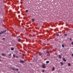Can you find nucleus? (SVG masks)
Wrapping results in <instances>:
<instances>
[{"label":"nucleus","instance_id":"1","mask_svg":"<svg viewBox=\"0 0 73 73\" xmlns=\"http://www.w3.org/2000/svg\"><path fill=\"white\" fill-rule=\"evenodd\" d=\"M6 31H7L5 30L1 32V33H0V35H1V34H2V33H5L6 32Z\"/></svg>","mask_w":73,"mask_h":73},{"label":"nucleus","instance_id":"2","mask_svg":"<svg viewBox=\"0 0 73 73\" xmlns=\"http://www.w3.org/2000/svg\"><path fill=\"white\" fill-rule=\"evenodd\" d=\"M62 60H63L64 61V62H66V60L64 58H62Z\"/></svg>","mask_w":73,"mask_h":73},{"label":"nucleus","instance_id":"3","mask_svg":"<svg viewBox=\"0 0 73 73\" xmlns=\"http://www.w3.org/2000/svg\"><path fill=\"white\" fill-rule=\"evenodd\" d=\"M20 62L21 63H24V61L23 60H20Z\"/></svg>","mask_w":73,"mask_h":73},{"label":"nucleus","instance_id":"4","mask_svg":"<svg viewBox=\"0 0 73 73\" xmlns=\"http://www.w3.org/2000/svg\"><path fill=\"white\" fill-rule=\"evenodd\" d=\"M2 56H5V54L2 53L1 54Z\"/></svg>","mask_w":73,"mask_h":73},{"label":"nucleus","instance_id":"5","mask_svg":"<svg viewBox=\"0 0 73 73\" xmlns=\"http://www.w3.org/2000/svg\"><path fill=\"white\" fill-rule=\"evenodd\" d=\"M43 68H46V66H45L44 65H42Z\"/></svg>","mask_w":73,"mask_h":73},{"label":"nucleus","instance_id":"6","mask_svg":"<svg viewBox=\"0 0 73 73\" xmlns=\"http://www.w3.org/2000/svg\"><path fill=\"white\" fill-rule=\"evenodd\" d=\"M46 53L47 54H49V51H47L46 52Z\"/></svg>","mask_w":73,"mask_h":73},{"label":"nucleus","instance_id":"7","mask_svg":"<svg viewBox=\"0 0 73 73\" xmlns=\"http://www.w3.org/2000/svg\"><path fill=\"white\" fill-rule=\"evenodd\" d=\"M46 64H49V61H47L46 62Z\"/></svg>","mask_w":73,"mask_h":73},{"label":"nucleus","instance_id":"8","mask_svg":"<svg viewBox=\"0 0 73 73\" xmlns=\"http://www.w3.org/2000/svg\"><path fill=\"white\" fill-rule=\"evenodd\" d=\"M18 42H20V41H21V40L20 39H19L18 40Z\"/></svg>","mask_w":73,"mask_h":73},{"label":"nucleus","instance_id":"9","mask_svg":"<svg viewBox=\"0 0 73 73\" xmlns=\"http://www.w3.org/2000/svg\"><path fill=\"white\" fill-rule=\"evenodd\" d=\"M68 65L69 66H70V65H71L70 64V63H68Z\"/></svg>","mask_w":73,"mask_h":73},{"label":"nucleus","instance_id":"10","mask_svg":"<svg viewBox=\"0 0 73 73\" xmlns=\"http://www.w3.org/2000/svg\"><path fill=\"white\" fill-rule=\"evenodd\" d=\"M59 58L60 59L61 58V56H60V55H59Z\"/></svg>","mask_w":73,"mask_h":73},{"label":"nucleus","instance_id":"11","mask_svg":"<svg viewBox=\"0 0 73 73\" xmlns=\"http://www.w3.org/2000/svg\"><path fill=\"white\" fill-rule=\"evenodd\" d=\"M55 70V68H53L52 69V70Z\"/></svg>","mask_w":73,"mask_h":73},{"label":"nucleus","instance_id":"12","mask_svg":"<svg viewBox=\"0 0 73 73\" xmlns=\"http://www.w3.org/2000/svg\"><path fill=\"white\" fill-rule=\"evenodd\" d=\"M14 50V48H11V50Z\"/></svg>","mask_w":73,"mask_h":73},{"label":"nucleus","instance_id":"13","mask_svg":"<svg viewBox=\"0 0 73 73\" xmlns=\"http://www.w3.org/2000/svg\"><path fill=\"white\" fill-rule=\"evenodd\" d=\"M15 70H16L17 71H18L19 69L18 68H17L16 69H15Z\"/></svg>","mask_w":73,"mask_h":73},{"label":"nucleus","instance_id":"14","mask_svg":"<svg viewBox=\"0 0 73 73\" xmlns=\"http://www.w3.org/2000/svg\"><path fill=\"white\" fill-rule=\"evenodd\" d=\"M62 46L63 48H64V44H62Z\"/></svg>","mask_w":73,"mask_h":73},{"label":"nucleus","instance_id":"15","mask_svg":"<svg viewBox=\"0 0 73 73\" xmlns=\"http://www.w3.org/2000/svg\"><path fill=\"white\" fill-rule=\"evenodd\" d=\"M60 63L62 65H63V63L62 62H60Z\"/></svg>","mask_w":73,"mask_h":73},{"label":"nucleus","instance_id":"16","mask_svg":"<svg viewBox=\"0 0 73 73\" xmlns=\"http://www.w3.org/2000/svg\"><path fill=\"white\" fill-rule=\"evenodd\" d=\"M12 69L13 70H14L15 71V70H16V69L14 68H12Z\"/></svg>","mask_w":73,"mask_h":73},{"label":"nucleus","instance_id":"17","mask_svg":"<svg viewBox=\"0 0 73 73\" xmlns=\"http://www.w3.org/2000/svg\"><path fill=\"white\" fill-rule=\"evenodd\" d=\"M28 12V10H26V13H27V12Z\"/></svg>","mask_w":73,"mask_h":73},{"label":"nucleus","instance_id":"18","mask_svg":"<svg viewBox=\"0 0 73 73\" xmlns=\"http://www.w3.org/2000/svg\"><path fill=\"white\" fill-rule=\"evenodd\" d=\"M9 56H11V54H9Z\"/></svg>","mask_w":73,"mask_h":73},{"label":"nucleus","instance_id":"19","mask_svg":"<svg viewBox=\"0 0 73 73\" xmlns=\"http://www.w3.org/2000/svg\"><path fill=\"white\" fill-rule=\"evenodd\" d=\"M57 36H59V34H57L56 35Z\"/></svg>","mask_w":73,"mask_h":73},{"label":"nucleus","instance_id":"20","mask_svg":"<svg viewBox=\"0 0 73 73\" xmlns=\"http://www.w3.org/2000/svg\"><path fill=\"white\" fill-rule=\"evenodd\" d=\"M13 57H15V54H13Z\"/></svg>","mask_w":73,"mask_h":73},{"label":"nucleus","instance_id":"21","mask_svg":"<svg viewBox=\"0 0 73 73\" xmlns=\"http://www.w3.org/2000/svg\"><path fill=\"white\" fill-rule=\"evenodd\" d=\"M64 36H67V34H65L64 35Z\"/></svg>","mask_w":73,"mask_h":73},{"label":"nucleus","instance_id":"22","mask_svg":"<svg viewBox=\"0 0 73 73\" xmlns=\"http://www.w3.org/2000/svg\"><path fill=\"white\" fill-rule=\"evenodd\" d=\"M32 21H33H33H34V20H35L33 19H32Z\"/></svg>","mask_w":73,"mask_h":73},{"label":"nucleus","instance_id":"23","mask_svg":"<svg viewBox=\"0 0 73 73\" xmlns=\"http://www.w3.org/2000/svg\"><path fill=\"white\" fill-rule=\"evenodd\" d=\"M44 71H45V70H42V72H44Z\"/></svg>","mask_w":73,"mask_h":73},{"label":"nucleus","instance_id":"24","mask_svg":"<svg viewBox=\"0 0 73 73\" xmlns=\"http://www.w3.org/2000/svg\"><path fill=\"white\" fill-rule=\"evenodd\" d=\"M2 40H5V38H3Z\"/></svg>","mask_w":73,"mask_h":73},{"label":"nucleus","instance_id":"25","mask_svg":"<svg viewBox=\"0 0 73 73\" xmlns=\"http://www.w3.org/2000/svg\"><path fill=\"white\" fill-rule=\"evenodd\" d=\"M0 58H1V57L0 56ZM0 61H1V60L0 59Z\"/></svg>","mask_w":73,"mask_h":73},{"label":"nucleus","instance_id":"26","mask_svg":"<svg viewBox=\"0 0 73 73\" xmlns=\"http://www.w3.org/2000/svg\"><path fill=\"white\" fill-rule=\"evenodd\" d=\"M72 45H73V42H72Z\"/></svg>","mask_w":73,"mask_h":73},{"label":"nucleus","instance_id":"27","mask_svg":"<svg viewBox=\"0 0 73 73\" xmlns=\"http://www.w3.org/2000/svg\"><path fill=\"white\" fill-rule=\"evenodd\" d=\"M70 40L71 41H72V39L71 38H70Z\"/></svg>","mask_w":73,"mask_h":73},{"label":"nucleus","instance_id":"28","mask_svg":"<svg viewBox=\"0 0 73 73\" xmlns=\"http://www.w3.org/2000/svg\"><path fill=\"white\" fill-rule=\"evenodd\" d=\"M23 56H25V54H23Z\"/></svg>","mask_w":73,"mask_h":73},{"label":"nucleus","instance_id":"29","mask_svg":"<svg viewBox=\"0 0 73 73\" xmlns=\"http://www.w3.org/2000/svg\"><path fill=\"white\" fill-rule=\"evenodd\" d=\"M16 58H18V57L17 56H16Z\"/></svg>","mask_w":73,"mask_h":73},{"label":"nucleus","instance_id":"30","mask_svg":"<svg viewBox=\"0 0 73 73\" xmlns=\"http://www.w3.org/2000/svg\"><path fill=\"white\" fill-rule=\"evenodd\" d=\"M72 56H73V53L72 54Z\"/></svg>","mask_w":73,"mask_h":73},{"label":"nucleus","instance_id":"31","mask_svg":"<svg viewBox=\"0 0 73 73\" xmlns=\"http://www.w3.org/2000/svg\"><path fill=\"white\" fill-rule=\"evenodd\" d=\"M39 54H41V52H39Z\"/></svg>","mask_w":73,"mask_h":73},{"label":"nucleus","instance_id":"32","mask_svg":"<svg viewBox=\"0 0 73 73\" xmlns=\"http://www.w3.org/2000/svg\"><path fill=\"white\" fill-rule=\"evenodd\" d=\"M0 36H1V35H0Z\"/></svg>","mask_w":73,"mask_h":73}]
</instances>
